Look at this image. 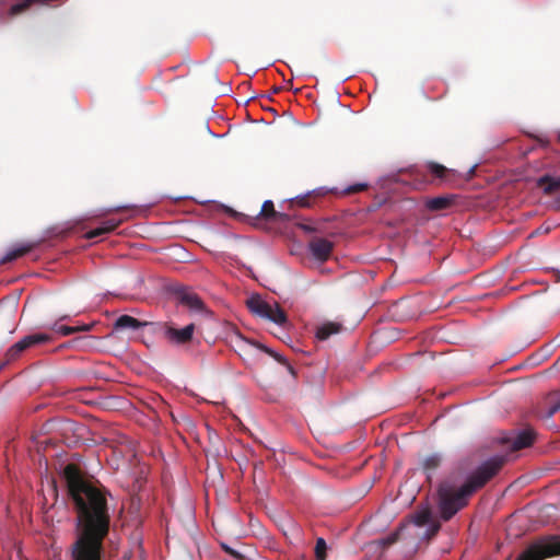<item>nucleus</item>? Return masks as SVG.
Instances as JSON below:
<instances>
[{
  "mask_svg": "<svg viewBox=\"0 0 560 560\" xmlns=\"http://www.w3.org/2000/svg\"><path fill=\"white\" fill-rule=\"evenodd\" d=\"M62 476L75 512L74 540L68 549L70 560H103L110 524V493L98 481L88 479L74 464H68Z\"/></svg>",
  "mask_w": 560,
  "mask_h": 560,
  "instance_id": "1",
  "label": "nucleus"
},
{
  "mask_svg": "<svg viewBox=\"0 0 560 560\" xmlns=\"http://www.w3.org/2000/svg\"><path fill=\"white\" fill-rule=\"evenodd\" d=\"M504 456H493L472 471L465 483L455 488L450 482H442L438 490L439 510L443 521H450L459 510L468 504V498L481 489L503 467Z\"/></svg>",
  "mask_w": 560,
  "mask_h": 560,
  "instance_id": "2",
  "label": "nucleus"
},
{
  "mask_svg": "<svg viewBox=\"0 0 560 560\" xmlns=\"http://www.w3.org/2000/svg\"><path fill=\"white\" fill-rule=\"evenodd\" d=\"M560 556V536L549 535L530 544L516 560H545Z\"/></svg>",
  "mask_w": 560,
  "mask_h": 560,
  "instance_id": "3",
  "label": "nucleus"
},
{
  "mask_svg": "<svg viewBox=\"0 0 560 560\" xmlns=\"http://www.w3.org/2000/svg\"><path fill=\"white\" fill-rule=\"evenodd\" d=\"M246 305L255 315L267 318L280 326L288 325L287 314L277 303L270 304L262 300L259 295H253L247 300Z\"/></svg>",
  "mask_w": 560,
  "mask_h": 560,
  "instance_id": "4",
  "label": "nucleus"
},
{
  "mask_svg": "<svg viewBox=\"0 0 560 560\" xmlns=\"http://www.w3.org/2000/svg\"><path fill=\"white\" fill-rule=\"evenodd\" d=\"M48 340H50V337L46 334H34V335L25 336L20 341L15 342L13 346H11L9 348V350L5 353L7 361L8 362L14 361L26 349H28L35 345L47 342Z\"/></svg>",
  "mask_w": 560,
  "mask_h": 560,
  "instance_id": "5",
  "label": "nucleus"
},
{
  "mask_svg": "<svg viewBox=\"0 0 560 560\" xmlns=\"http://www.w3.org/2000/svg\"><path fill=\"white\" fill-rule=\"evenodd\" d=\"M174 294L183 306L195 313H207L206 305L200 296L188 288H178L174 291Z\"/></svg>",
  "mask_w": 560,
  "mask_h": 560,
  "instance_id": "6",
  "label": "nucleus"
},
{
  "mask_svg": "<svg viewBox=\"0 0 560 560\" xmlns=\"http://www.w3.org/2000/svg\"><path fill=\"white\" fill-rule=\"evenodd\" d=\"M164 337L170 343L182 346L187 345L192 340L195 325L189 324L184 328H175L172 325L164 324Z\"/></svg>",
  "mask_w": 560,
  "mask_h": 560,
  "instance_id": "7",
  "label": "nucleus"
},
{
  "mask_svg": "<svg viewBox=\"0 0 560 560\" xmlns=\"http://www.w3.org/2000/svg\"><path fill=\"white\" fill-rule=\"evenodd\" d=\"M236 347L238 348L240 351H243V352H246L247 350H250L253 348L260 349L264 352L268 353L270 357H272L275 360H277L279 363L283 364L287 368L288 372L293 377L296 376V372H295L294 368L288 362V360L283 355L277 353L276 351H273L272 349H270L264 345L254 343L245 338L237 337Z\"/></svg>",
  "mask_w": 560,
  "mask_h": 560,
  "instance_id": "8",
  "label": "nucleus"
},
{
  "mask_svg": "<svg viewBox=\"0 0 560 560\" xmlns=\"http://www.w3.org/2000/svg\"><path fill=\"white\" fill-rule=\"evenodd\" d=\"M308 247L315 259L326 261L331 255L334 244L326 238L316 237L310 242Z\"/></svg>",
  "mask_w": 560,
  "mask_h": 560,
  "instance_id": "9",
  "label": "nucleus"
},
{
  "mask_svg": "<svg viewBox=\"0 0 560 560\" xmlns=\"http://www.w3.org/2000/svg\"><path fill=\"white\" fill-rule=\"evenodd\" d=\"M535 433L533 430L526 429L518 432L514 438L508 439L504 442L511 445L512 451H520L533 444Z\"/></svg>",
  "mask_w": 560,
  "mask_h": 560,
  "instance_id": "10",
  "label": "nucleus"
},
{
  "mask_svg": "<svg viewBox=\"0 0 560 560\" xmlns=\"http://www.w3.org/2000/svg\"><path fill=\"white\" fill-rule=\"evenodd\" d=\"M39 244V242H30V243H25L16 248H13L11 250H9L1 259H0V264L4 265V264H8V262H11L26 254H28L30 252H32L34 248L37 247V245Z\"/></svg>",
  "mask_w": 560,
  "mask_h": 560,
  "instance_id": "11",
  "label": "nucleus"
},
{
  "mask_svg": "<svg viewBox=\"0 0 560 560\" xmlns=\"http://www.w3.org/2000/svg\"><path fill=\"white\" fill-rule=\"evenodd\" d=\"M39 244V242H30V243H25L16 248H13L11 250H9L1 259H0V264L4 265V264H8V262H11L26 254H28L30 252H32L34 248L37 247V245Z\"/></svg>",
  "mask_w": 560,
  "mask_h": 560,
  "instance_id": "12",
  "label": "nucleus"
},
{
  "mask_svg": "<svg viewBox=\"0 0 560 560\" xmlns=\"http://www.w3.org/2000/svg\"><path fill=\"white\" fill-rule=\"evenodd\" d=\"M455 196H438L425 200V207L430 211H442L446 210L454 205Z\"/></svg>",
  "mask_w": 560,
  "mask_h": 560,
  "instance_id": "13",
  "label": "nucleus"
},
{
  "mask_svg": "<svg viewBox=\"0 0 560 560\" xmlns=\"http://www.w3.org/2000/svg\"><path fill=\"white\" fill-rule=\"evenodd\" d=\"M537 186L542 189L546 195H555L560 192V176L553 177L545 175L538 178Z\"/></svg>",
  "mask_w": 560,
  "mask_h": 560,
  "instance_id": "14",
  "label": "nucleus"
},
{
  "mask_svg": "<svg viewBox=\"0 0 560 560\" xmlns=\"http://www.w3.org/2000/svg\"><path fill=\"white\" fill-rule=\"evenodd\" d=\"M260 215L268 221L284 222L289 220V215L275 210L273 202L266 200L260 210Z\"/></svg>",
  "mask_w": 560,
  "mask_h": 560,
  "instance_id": "15",
  "label": "nucleus"
},
{
  "mask_svg": "<svg viewBox=\"0 0 560 560\" xmlns=\"http://www.w3.org/2000/svg\"><path fill=\"white\" fill-rule=\"evenodd\" d=\"M342 330V325L336 322H327L317 327L316 338L319 340H327L330 336L336 335Z\"/></svg>",
  "mask_w": 560,
  "mask_h": 560,
  "instance_id": "16",
  "label": "nucleus"
},
{
  "mask_svg": "<svg viewBox=\"0 0 560 560\" xmlns=\"http://www.w3.org/2000/svg\"><path fill=\"white\" fill-rule=\"evenodd\" d=\"M149 324L150 323H148V322H140L139 319H137L132 316H129V315H121L116 319L114 327H115V329L130 328V329L136 330V329L144 327Z\"/></svg>",
  "mask_w": 560,
  "mask_h": 560,
  "instance_id": "17",
  "label": "nucleus"
},
{
  "mask_svg": "<svg viewBox=\"0 0 560 560\" xmlns=\"http://www.w3.org/2000/svg\"><path fill=\"white\" fill-rule=\"evenodd\" d=\"M120 223H121V221H116L114 219H109V220L103 222L102 226L86 232L85 237L88 240H93V238L100 237L102 235L108 234V233L113 232Z\"/></svg>",
  "mask_w": 560,
  "mask_h": 560,
  "instance_id": "18",
  "label": "nucleus"
},
{
  "mask_svg": "<svg viewBox=\"0 0 560 560\" xmlns=\"http://www.w3.org/2000/svg\"><path fill=\"white\" fill-rule=\"evenodd\" d=\"M326 190L324 188L314 189L303 196H299L290 201L291 206L298 205L302 208H310L312 206L311 199L319 198L325 196Z\"/></svg>",
  "mask_w": 560,
  "mask_h": 560,
  "instance_id": "19",
  "label": "nucleus"
},
{
  "mask_svg": "<svg viewBox=\"0 0 560 560\" xmlns=\"http://www.w3.org/2000/svg\"><path fill=\"white\" fill-rule=\"evenodd\" d=\"M442 459V455L439 453L428 455L423 458L421 468L427 474L428 479H430L431 475L441 466Z\"/></svg>",
  "mask_w": 560,
  "mask_h": 560,
  "instance_id": "20",
  "label": "nucleus"
},
{
  "mask_svg": "<svg viewBox=\"0 0 560 560\" xmlns=\"http://www.w3.org/2000/svg\"><path fill=\"white\" fill-rule=\"evenodd\" d=\"M92 324H83L79 326H66V325H57L55 324L54 330L63 336H68L71 334L80 332V331H90L92 329Z\"/></svg>",
  "mask_w": 560,
  "mask_h": 560,
  "instance_id": "21",
  "label": "nucleus"
},
{
  "mask_svg": "<svg viewBox=\"0 0 560 560\" xmlns=\"http://www.w3.org/2000/svg\"><path fill=\"white\" fill-rule=\"evenodd\" d=\"M327 544L324 538L318 537L315 544V558L316 560H326L327 558Z\"/></svg>",
  "mask_w": 560,
  "mask_h": 560,
  "instance_id": "22",
  "label": "nucleus"
},
{
  "mask_svg": "<svg viewBox=\"0 0 560 560\" xmlns=\"http://www.w3.org/2000/svg\"><path fill=\"white\" fill-rule=\"evenodd\" d=\"M413 522L417 526H424L431 522V512L430 510L425 509L420 512H418L413 516Z\"/></svg>",
  "mask_w": 560,
  "mask_h": 560,
  "instance_id": "23",
  "label": "nucleus"
},
{
  "mask_svg": "<svg viewBox=\"0 0 560 560\" xmlns=\"http://www.w3.org/2000/svg\"><path fill=\"white\" fill-rule=\"evenodd\" d=\"M428 168L434 176L441 179H443L448 172V170L445 166L434 162L429 163Z\"/></svg>",
  "mask_w": 560,
  "mask_h": 560,
  "instance_id": "24",
  "label": "nucleus"
},
{
  "mask_svg": "<svg viewBox=\"0 0 560 560\" xmlns=\"http://www.w3.org/2000/svg\"><path fill=\"white\" fill-rule=\"evenodd\" d=\"M548 399L550 407L548 409L547 417H552L556 412L560 410V399L556 400V395H550Z\"/></svg>",
  "mask_w": 560,
  "mask_h": 560,
  "instance_id": "25",
  "label": "nucleus"
},
{
  "mask_svg": "<svg viewBox=\"0 0 560 560\" xmlns=\"http://www.w3.org/2000/svg\"><path fill=\"white\" fill-rule=\"evenodd\" d=\"M366 188H368L366 184H355V185L347 187L345 189V192L350 195V194H355V192H359V191H363Z\"/></svg>",
  "mask_w": 560,
  "mask_h": 560,
  "instance_id": "26",
  "label": "nucleus"
},
{
  "mask_svg": "<svg viewBox=\"0 0 560 560\" xmlns=\"http://www.w3.org/2000/svg\"><path fill=\"white\" fill-rule=\"evenodd\" d=\"M221 546H222L223 550H224L226 553L231 555L233 558H235V559H237V560H243V559H244L243 555H242L241 552H238L237 550H235V549H233V548L229 547V546H228V545H225V544H222Z\"/></svg>",
  "mask_w": 560,
  "mask_h": 560,
  "instance_id": "27",
  "label": "nucleus"
},
{
  "mask_svg": "<svg viewBox=\"0 0 560 560\" xmlns=\"http://www.w3.org/2000/svg\"><path fill=\"white\" fill-rule=\"evenodd\" d=\"M298 226L306 233H313L317 231L316 228L307 223H299Z\"/></svg>",
  "mask_w": 560,
  "mask_h": 560,
  "instance_id": "28",
  "label": "nucleus"
},
{
  "mask_svg": "<svg viewBox=\"0 0 560 560\" xmlns=\"http://www.w3.org/2000/svg\"><path fill=\"white\" fill-rule=\"evenodd\" d=\"M440 524L439 523H432L429 528V536H434L440 530Z\"/></svg>",
  "mask_w": 560,
  "mask_h": 560,
  "instance_id": "29",
  "label": "nucleus"
},
{
  "mask_svg": "<svg viewBox=\"0 0 560 560\" xmlns=\"http://www.w3.org/2000/svg\"><path fill=\"white\" fill-rule=\"evenodd\" d=\"M91 337H79L73 340V342L80 343L82 347H85L90 343Z\"/></svg>",
  "mask_w": 560,
  "mask_h": 560,
  "instance_id": "30",
  "label": "nucleus"
},
{
  "mask_svg": "<svg viewBox=\"0 0 560 560\" xmlns=\"http://www.w3.org/2000/svg\"><path fill=\"white\" fill-rule=\"evenodd\" d=\"M398 537H399V534L398 533H393L390 534L386 539H385V542L387 545H392L394 542H396L398 540Z\"/></svg>",
  "mask_w": 560,
  "mask_h": 560,
  "instance_id": "31",
  "label": "nucleus"
},
{
  "mask_svg": "<svg viewBox=\"0 0 560 560\" xmlns=\"http://www.w3.org/2000/svg\"><path fill=\"white\" fill-rule=\"evenodd\" d=\"M127 209H130V207L129 206H119V207L108 209L107 212H119V211L127 210Z\"/></svg>",
  "mask_w": 560,
  "mask_h": 560,
  "instance_id": "32",
  "label": "nucleus"
},
{
  "mask_svg": "<svg viewBox=\"0 0 560 560\" xmlns=\"http://www.w3.org/2000/svg\"><path fill=\"white\" fill-rule=\"evenodd\" d=\"M280 91H281V88H275V89H273V92H275V93H278V92H280Z\"/></svg>",
  "mask_w": 560,
  "mask_h": 560,
  "instance_id": "33",
  "label": "nucleus"
}]
</instances>
